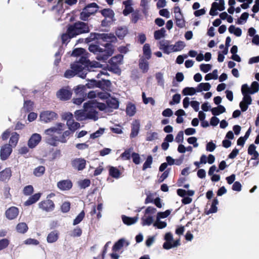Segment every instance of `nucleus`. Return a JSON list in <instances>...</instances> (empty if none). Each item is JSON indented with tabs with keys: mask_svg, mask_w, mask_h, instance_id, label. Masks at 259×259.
<instances>
[{
	"mask_svg": "<svg viewBox=\"0 0 259 259\" xmlns=\"http://www.w3.org/2000/svg\"><path fill=\"white\" fill-rule=\"evenodd\" d=\"M166 30L164 28L156 30L154 33V38L156 40H159L165 36Z\"/></svg>",
	"mask_w": 259,
	"mask_h": 259,
	"instance_id": "36",
	"label": "nucleus"
},
{
	"mask_svg": "<svg viewBox=\"0 0 259 259\" xmlns=\"http://www.w3.org/2000/svg\"><path fill=\"white\" fill-rule=\"evenodd\" d=\"M68 32L75 37L81 34L88 33L90 31L88 23L81 21H77L68 25Z\"/></svg>",
	"mask_w": 259,
	"mask_h": 259,
	"instance_id": "2",
	"label": "nucleus"
},
{
	"mask_svg": "<svg viewBox=\"0 0 259 259\" xmlns=\"http://www.w3.org/2000/svg\"><path fill=\"white\" fill-rule=\"evenodd\" d=\"M45 171V167L44 166H39L33 170V174L36 177L41 176Z\"/></svg>",
	"mask_w": 259,
	"mask_h": 259,
	"instance_id": "49",
	"label": "nucleus"
},
{
	"mask_svg": "<svg viewBox=\"0 0 259 259\" xmlns=\"http://www.w3.org/2000/svg\"><path fill=\"white\" fill-rule=\"evenodd\" d=\"M153 226L158 229H161L165 228L167 224L165 222L161 221L160 220L158 221L156 220V222L153 224Z\"/></svg>",
	"mask_w": 259,
	"mask_h": 259,
	"instance_id": "61",
	"label": "nucleus"
},
{
	"mask_svg": "<svg viewBox=\"0 0 259 259\" xmlns=\"http://www.w3.org/2000/svg\"><path fill=\"white\" fill-rule=\"evenodd\" d=\"M122 220L123 223L128 226L135 224L138 220V215L135 217H129L125 215H122Z\"/></svg>",
	"mask_w": 259,
	"mask_h": 259,
	"instance_id": "21",
	"label": "nucleus"
},
{
	"mask_svg": "<svg viewBox=\"0 0 259 259\" xmlns=\"http://www.w3.org/2000/svg\"><path fill=\"white\" fill-rule=\"evenodd\" d=\"M86 85L79 84L74 89V93L77 96L87 97Z\"/></svg>",
	"mask_w": 259,
	"mask_h": 259,
	"instance_id": "26",
	"label": "nucleus"
},
{
	"mask_svg": "<svg viewBox=\"0 0 259 259\" xmlns=\"http://www.w3.org/2000/svg\"><path fill=\"white\" fill-rule=\"evenodd\" d=\"M181 96L180 94H176L173 95L172 100L169 102L170 105H174L180 103Z\"/></svg>",
	"mask_w": 259,
	"mask_h": 259,
	"instance_id": "59",
	"label": "nucleus"
},
{
	"mask_svg": "<svg viewBox=\"0 0 259 259\" xmlns=\"http://www.w3.org/2000/svg\"><path fill=\"white\" fill-rule=\"evenodd\" d=\"M85 52V50L83 48H75L72 51L71 56L74 57H79L80 56L84 55Z\"/></svg>",
	"mask_w": 259,
	"mask_h": 259,
	"instance_id": "42",
	"label": "nucleus"
},
{
	"mask_svg": "<svg viewBox=\"0 0 259 259\" xmlns=\"http://www.w3.org/2000/svg\"><path fill=\"white\" fill-rule=\"evenodd\" d=\"M211 113L214 116H218L221 114H222L226 112L225 107L222 105H220L218 106L217 107H213L210 109Z\"/></svg>",
	"mask_w": 259,
	"mask_h": 259,
	"instance_id": "30",
	"label": "nucleus"
},
{
	"mask_svg": "<svg viewBox=\"0 0 259 259\" xmlns=\"http://www.w3.org/2000/svg\"><path fill=\"white\" fill-rule=\"evenodd\" d=\"M131 157L133 159V161L135 164H139L141 162V158L138 153L133 152L131 154Z\"/></svg>",
	"mask_w": 259,
	"mask_h": 259,
	"instance_id": "62",
	"label": "nucleus"
},
{
	"mask_svg": "<svg viewBox=\"0 0 259 259\" xmlns=\"http://www.w3.org/2000/svg\"><path fill=\"white\" fill-rule=\"evenodd\" d=\"M109 63L110 64V67L108 68V70L109 71L112 72L114 73L119 74L121 72L120 69L117 64L114 63L113 62H110V61H109Z\"/></svg>",
	"mask_w": 259,
	"mask_h": 259,
	"instance_id": "40",
	"label": "nucleus"
},
{
	"mask_svg": "<svg viewBox=\"0 0 259 259\" xmlns=\"http://www.w3.org/2000/svg\"><path fill=\"white\" fill-rule=\"evenodd\" d=\"M139 66L143 73L147 72L149 70V63L147 60L143 57L140 58L139 61Z\"/></svg>",
	"mask_w": 259,
	"mask_h": 259,
	"instance_id": "23",
	"label": "nucleus"
},
{
	"mask_svg": "<svg viewBox=\"0 0 259 259\" xmlns=\"http://www.w3.org/2000/svg\"><path fill=\"white\" fill-rule=\"evenodd\" d=\"M83 108L93 107L98 108L100 111H105L108 109L107 104L99 103L96 100H90L83 104Z\"/></svg>",
	"mask_w": 259,
	"mask_h": 259,
	"instance_id": "7",
	"label": "nucleus"
},
{
	"mask_svg": "<svg viewBox=\"0 0 259 259\" xmlns=\"http://www.w3.org/2000/svg\"><path fill=\"white\" fill-rule=\"evenodd\" d=\"M136 108L134 104L128 103L126 108V113L129 116H133L136 113Z\"/></svg>",
	"mask_w": 259,
	"mask_h": 259,
	"instance_id": "33",
	"label": "nucleus"
},
{
	"mask_svg": "<svg viewBox=\"0 0 259 259\" xmlns=\"http://www.w3.org/2000/svg\"><path fill=\"white\" fill-rule=\"evenodd\" d=\"M73 37H75V36H72L71 33L68 32V26H67L66 32L65 33H63L61 36L62 42L64 44L66 42H68L71 38Z\"/></svg>",
	"mask_w": 259,
	"mask_h": 259,
	"instance_id": "46",
	"label": "nucleus"
},
{
	"mask_svg": "<svg viewBox=\"0 0 259 259\" xmlns=\"http://www.w3.org/2000/svg\"><path fill=\"white\" fill-rule=\"evenodd\" d=\"M248 153L250 155H252L253 157L250 160L256 159L258 158L259 154L257 151H256V146L253 144H250L248 148Z\"/></svg>",
	"mask_w": 259,
	"mask_h": 259,
	"instance_id": "29",
	"label": "nucleus"
},
{
	"mask_svg": "<svg viewBox=\"0 0 259 259\" xmlns=\"http://www.w3.org/2000/svg\"><path fill=\"white\" fill-rule=\"evenodd\" d=\"M59 238V232L57 230H54L50 232L47 238V242L49 243H52L57 241Z\"/></svg>",
	"mask_w": 259,
	"mask_h": 259,
	"instance_id": "24",
	"label": "nucleus"
},
{
	"mask_svg": "<svg viewBox=\"0 0 259 259\" xmlns=\"http://www.w3.org/2000/svg\"><path fill=\"white\" fill-rule=\"evenodd\" d=\"M212 65L209 64H201L200 65V69L201 71L207 73L211 69Z\"/></svg>",
	"mask_w": 259,
	"mask_h": 259,
	"instance_id": "63",
	"label": "nucleus"
},
{
	"mask_svg": "<svg viewBox=\"0 0 259 259\" xmlns=\"http://www.w3.org/2000/svg\"><path fill=\"white\" fill-rule=\"evenodd\" d=\"M107 108L117 109L119 107V101L115 98H111L106 100Z\"/></svg>",
	"mask_w": 259,
	"mask_h": 259,
	"instance_id": "22",
	"label": "nucleus"
},
{
	"mask_svg": "<svg viewBox=\"0 0 259 259\" xmlns=\"http://www.w3.org/2000/svg\"><path fill=\"white\" fill-rule=\"evenodd\" d=\"M91 181L89 179H84L78 182V185L81 189H85L90 186Z\"/></svg>",
	"mask_w": 259,
	"mask_h": 259,
	"instance_id": "57",
	"label": "nucleus"
},
{
	"mask_svg": "<svg viewBox=\"0 0 259 259\" xmlns=\"http://www.w3.org/2000/svg\"><path fill=\"white\" fill-rule=\"evenodd\" d=\"M140 124L138 120H135L132 123L130 138H134L138 136L140 131Z\"/></svg>",
	"mask_w": 259,
	"mask_h": 259,
	"instance_id": "17",
	"label": "nucleus"
},
{
	"mask_svg": "<svg viewBox=\"0 0 259 259\" xmlns=\"http://www.w3.org/2000/svg\"><path fill=\"white\" fill-rule=\"evenodd\" d=\"M71 164L74 169L81 171L85 167L86 160L82 158H76L71 160Z\"/></svg>",
	"mask_w": 259,
	"mask_h": 259,
	"instance_id": "9",
	"label": "nucleus"
},
{
	"mask_svg": "<svg viewBox=\"0 0 259 259\" xmlns=\"http://www.w3.org/2000/svg\"><path fill=\"white\" fill-rule=\"evenodd\" d=\"M58 117V114L52 111H44L41 112L39 115V119L41 121L45 123H48L56 120Z\"/></svg>",
	"mask_w": 259,
	"mask_h": 259,
	"instance_id": "6",
	"label": "nucleus"
},
{
	"mask_svg": "<svg viewBox=\"0 0 259 259\" xmlns=\"http://www.w3.org/2000/svg\"><path fill=\"white\" fill-rule=\"evenodd\" d=\"M125 241L124 238H121L116 242L112 247V250L117 251L120 250L124 245Z\"/></svg>",
	"mask_w": 259,
	"mask_h": 259,
	"instance_id": "38",
	"label": "nucleus"
},
{
	"mask_svg": "<svg viewBox=\"0 0 259 259\" xmlns=\"http://www.w3.org/2000/svg\"><path fill=\"white\" fill-rule=\"evenodd\" d=\"M33 102L30 100L25 101L23 108L26 112H30L33 110Z\"/></svg>",
	"mask_w": 259,
	"mask_h": 259,
	"instance_id": "43",
	"label": "nucleus"
},
{
	"mask_svg": "<svg viewBox=\"0 0 259 259\" xmlns=\"http://www.w3.org/2000/svg\"><path fill=\"white\" fill-rule=\"evenodd\" d=\"M143 54L145 56V59L149 60L151 57V50L150 46L149 44H145L143 47Z\"/></svg>",
	"mask_w": 259,
	"mask_h": 259,
	"instance_id": "34",
	"label": "nucleus"
},
{
	"mask_svg": "<svg viewBox=\"0 0 259 259\" xmlns=\"http://www.w3.org/2000/svg\"><path fill=\"white\" fill-rule=\"evenodd\" d=\"M41 196V193H37L31 196L27 201L24 202L25 206H29L33 203L36 202L40 198Z\"/></svg>",
	"mask_w": 259,
	"mask_h": 259,
	"instance_id": "25",
	"label": "nucleus"
},
{
	"mask_svg": "<svg viewBox=\"0 0 259 259\" xmlns=\"http://www.w3.org/2000/svg\"><path fill=\"white\" fill-rule=\"evenodd\" d=\"M19 134L16 133H14L12 134L9 141V144L11 145V147L12 146H15L17 145L19 140Z\"/></svg>",
	"mask_w": 259,
	"mask_h": 259,
	"instance_id": "47",
	"label": "nucleus"
},
{
	"mask_svg": "<svg viewBox=\"0 0 259 259\" xmlns=\"http://www.w3.org/2000/svg\"><path fill=\"white\" fill-rule=\"evenodd\" d=\"M140 19L139 10H136L132 14L131 21L134 23H136Z\"/></svg>",
	"mask_w": 259,
	"mask_h": 259,
	"instance_id": "58",
	"label": "nucleus"
},
{
	"mask_svg": "<svg viewBox=\"0 0 259 259\" xmlns=\"http://www.w3.org/2000/svg\"><path fill=\"white\" fill-rule=\"evenodd\" d=\"M19 209L17 207L12 206L8 209L5 212L6 217L9 220H13L18 215Z\"/></svg>",
	"mask_w": 259,
	"mask_h": 259,
	"instance_id": "16",
	"label": "nucleus"
},
{
	"mask_svg": "<svg viewBox=\"0 0 259 259\" xmlns=\"http://www.w3.org/2000/svg\"><path fill=\"white\" fill-rule=\"evenodd\" d=\"M28 226L25 223H20L16 226V230L18 232L24 234L28 230Z\"/></svg>",
	"mask_w": 259,
	"mask_h": 259,
	"instance_id": "39",
	"label": "nucleus"
},
{
	"mask_svg": "<svg viewBox=\"0 0 259 259\" xmlns=\"http://www.w3.org/2000/svg\"><path fill=\"white\" fill-rule=\"evenodd\" d=\"M131 149H127L123 152L120 157L124 160H130L131 157Z\"/></svg>",
	"mask_w": 259,
	"mask_h": 259,
	"instance_id": "64",
	"label": "nucleus"
},
{
	"mask_svg": "<svg viewBox=\"0 0 259 259\" xmlns=\"http://www.w3.org/2000/svg\"><path fill=\"white\" fill-rule=\"evenodd\" d=\"M100 12L105 18H108L111 20H113L115 14L112 10L109 8L104 9L101 10Z\"/></svg>",
	"mask_w": 259,
	"mask_h": 259,
	"instance_id": "27",
	"label": "nucleus"
},
{
	"mask_svg": "<svg viewBox=\"0 0 259 259\" xmlns=\"http://www.w3.org/2000/svg\"><path fill=\"white\" fill-rule=\"evenodd\" d=\"M41 137L40 135L35 133L31 135L28 141V146L29 148H34L41 141Z\"/></svg>",
	"mask_w": 259,
	"mask_h": 259,
	"instance_id": "13",
	"label": "nucleus"
},
{
	"mask_svg": "<svg viewBox=\"0 0 259 259\" xmlns=\"http://www.w3.org/2000/svg\"><path fill=\"white\" fill-rule=\"evenodd\" d=\"M173 45H170V41L167 40H162L159 41V49L164 54H169L171 52H175Z\"/></svg>",
	"mask_w": 259,
	"mask_h": 259,
	"instance_id": "8",
	"label": "nucleus"
},
{
	"mask_svg": "<svg viewBox=\"0 0 259 259\" xmlns=\"http://www.w3.org/2000/svg\"><path fill=\"white\" fill-rule=\"evenodd\" d=\"M123 59V56L121 54H118L112 57L109 60L110 61V62H113L116 64H121Z\"/></svg>",
	"mask_w": 259,
	"mask_h": 259,
	"instance_id": "51",
	"label": "nucleus"
},
{
	"mask_svg": "<svg viewBox=\"0 0 259 259\" xmlns=\"http://www.w3.org/2000/svg\"><path fill=\"white\" fill-rule=\"evenodd\" d=\"M33 187L31 185H28L25 186L23 189V194L25 195L28 196L32 194L33 192Z\"/></svg>",
	"mask_w": 259,
	"mask_h": 259,
	"instance_id": "60",
	"label": "nucleus"
},
{
	"mask_svg": "<svg viewBox=\"0 0 259 259\" xmlns=\"http://www.w3.org/2000/svg\"><path fill=\"white\" fill-rule=\"evenodd\" d=\"M102 40L107 42L102 45L104 47L101 48L97 45L91 44L89 46V50L96 55V59L103 62L106 61L114 53V46L112 42L115 43L117 41V37L113 33H99L91 32L90 36L85 38V42L89 44L94 40Z\"/></svg>",
	"mask_w": 259,
	"mask_h": 259,
	"instance_id": "1",
	"label": "nucleus"
},
{
	"mask_svg": "<svg viewBox=\"0 0 259 259\" xmlns=\"http://www.w3.org/2000/svg\"><path fill=\"white\" fill-rule=\"evenodd\" d=\"M104 131H105L104 128L100 127L96 132H95V133H92L90 135V138L93 139L97 138L100 137L102 135H103Z\"/></svg>",
	"mask_w": 259,
	"mask_h": 259,
	"instance_id": "55",
	"label": "nucleus"
},
{
	"mask_svg": "<svg viewBox=\"0 0 259 259\" xmlns=\"http://www.w3.org/2000/svg\"><path fill=\"white\" fill-rule=\"evenodd\" d=\"M244 89L248 91L249 93L254 94L259 90V83L257 81H253L250 87L247 85V87H245Z\"/></svg>",
	"mask_w": 259,
	"mask_h": 259,
	"instance_id": "28",
	"label": "nucleus"
},
{
	"mask_svg": "<svg viewBox=\"0 0 259 259\" xmlns=\"http://www.w3.org/2000/svg\"><path fill=\"white\" fill-rule=\"evenodd\" d=\"M75 117L77 121L85 120V111L82 110H76L74 112Z\"/></svg>",
	"mask_w": 259,
	"mask_h": 259,
	"instance_id": "35",
	"label": "nucleus"
},
{
	"mask_svg": "<svg viewBox=\"0 0 259 259\" xmlns=\"http://www.w3.org/2000/svg\"><path fill=\"white\" fill-rule=\"evenodd\" d=\"M249 17V14L247 12L243 13L240 17L237 19V23L239 25L242 24L243 22H245Z\"/></svg>",
	"mask_w": 259,
	"mask_h": 259,
	"instance_id": "53",
	"label": "nucleus"
},
{
	"mask_svg": "<svg viewBox=\"0 0 259 259\" xmlns=\"http://www.w3.org/2000/svg\"><path fill=\"white\" fill-rule=\"evenodd\" d=\"M71 69H67L64 74L66 78H71L77 75L81 78H85L87 73L83 71V68L77 63H72L70 65Z\"/></svg>",
	"mask_w": 259,
	"mask_h": 259,
	"instance_id": "3",
	"label": "nucleus"
},
{
	"mask_svg": "<svg viewBox=\"0 0 259 259\" xmlns=\"http://www.w3.org/2000/svg\"><path fill=\"white\" fill-rule=\"evenodd\" d=\"M155 77L159 85L164 87V80L163 78V74L161 72H158L155 74Z\"/></svg>",
	"mask_w": 259,
	"mask_h": 259,
	"instance_id": "45",
	"label": "nucleus"
},
{
	"mask_svg": "<svg viewBox=\"0 0 259 259\" xmlns=\"http://www.w3.org/2000/svg\"><path fill=\"white\" fill-rule=\"evenodd\" d=\"M12 152V148L10 144H5L3 146L0 151V157L2 160H5L8 158Z\"/></svg>",
	"mask_w": 259,
	"mask_h": 259,
	"instance_id": "12",
	"label": "nucleus"
},
{
	"mask_svg": "<svg viewBox=\"0 0 259 259\" xmlns=\"http://www.w3.org/2000/svg\"><path fill=\"white\" fill-rule=\"evenodd\" d=\"M73 63H77L78 65L81 66L83 68V71L87 73L89 67L92 68H97L99 67V63L95 62L92 63L90 61L87 57L84 55L80 56V58L77 61L74 62Z\"/></svg>",
	"mask_w": 259,
	"mask_h": 259,
	"instance_id": "5",
	"label": "nucleus"
},
{
	"mask_svg": "<svg viewBox=\"0 0 259 259\" xmlns=\"http://www.w3.org/2000/svg\"><path fill=\"white\" fill-rule=\"evenodd\" d=\"M38 206L39 208L47 212L52 211L55 208L53 201L50 199L41 201L39 203Z\"/></svg>",
	"mask_w": 259,
	"mask_h": 259,
	"instance_id": "10",
	"label": "nucleus"
},
{
	"mask_svg": "<svg viewBox=\"0 0 259 259\" xmlns=\"http://www.w3.org/2000/svg\"><path fill=\"white\" fill-rule=\"evenodd\" d=\"M116 36L119 39H123L125 35L128 33V29L125 26H120L116 28L115 30Z\"/></svg>",
	"mask_w": 259,
	"mask_h": 259,
	"instance_id": "19",
	"label": "nucleus"
},
{
	"mask_svg": "<svg viewBox=\"0 0 259 259\" xmlns=\"http://www.w3.org/2000/svg\"><path fill=\"white\" fill-rule=\"evenodd\" d=\"M153 161V158L152 156L150 155H148L147 157V159L145 161V162L144 163L142 169L143 170H145L148 168H150L151 165Z\"/></svg>",
	"mask_w": 259,
	"mask_h": 259,
	"instance_id": "44",
	"label": "nucleus"
},
{
	"mask_svg": "<svg viewBox=\"0 0 259 259\" xmlns=\"http://www.w3.org/2000/svg\"><path fill=\"white\" fill-rule=\"evenodd\" d=\"M12 176V171L10 168H6L0 172V181L3 182L8 181Z\"/></svg>",
	"mask_w": 259,
	"mask_h": 259,
	"instance_id": "20",
	"label": "nucleus"
},
{
	"mask_svg": "<svg viewBox=\"0 0 259 259\" xmlns=\"http://www.w3.org/2000/svg\"><path fill=\"white\" fill-rule=\"evenodd\" d=\"M171 213V210L167 209L163 212H158L157 214L156 220L159 221L161 219L167 218Z\"/></svg>",
	"mask_w": 259,
	"mask_h": 259,
	"instance_id": "50",
	"label": "nucleus"
},
{
	"mask_svg": "<svg viewBox=\"0 0 259 259\" xmlns=\"http://www.w3.org/2000/svg\"><path fill=\"white\" fill-rule=\"evenodd\" d=\"M211 88V85L209 82H202L199 83L197 87V92H201L202 91H208Z\"/></svg>",
	"mask_w": 259,
	"mask_h": 259,
	"instance_id": "37",
	"label": "nucleus"
},
{
	"mask_svg": "<svg viewBox=\"0 0 259 259\" xmlns=\"http://www.w3.org/2000/svg\"><path fill=\"white\" fill-rule=\"evenodd\" d=\"M197 92V89L193 87H185L182 91V94L184 96H192Z\"/></svg>",
	"mask_w": 259,
	"mask_h": 259,
	"instance_id": "32",
	"label": "nucleus"
},
{
	"mask_svg": "<svg viewBox=\"0 0 259 259\" xmlns=\"http://www.w3.org/2000/svg\"><path fill=\"white\" fill-rule=\"evenodd\" d=\"M85 111V120L92 119L94 121H97L98 119V112L93 107L84 108Z\"/></svg>",
	"mask_w": 259,
	"mask_h": 259,
	"instance_id": "14",
	"label": "nucleus"
},
{
	"mask_svg": "<svg viewBox=\"0 0 259 259\" xmlns=\"http://www.w3.org/2000/svg\"><path fill=\"white\" fill-rule=\"evenodd\" d=\"M98 8H99V6L95 3L87 5L80 12L79 19L83 22L88 21L91 15L95 14L97 12Z\"/></svg>",
	"mask_w": 259,
	"mask_h": 259,
	"instance_id": "4",
	"label": "nucleus"
},
{
	"mask_svg": "<svg viewBox=\"0 0 259 259\" xmlns=\"http://www.w3.org/2000/svg\"><path fill=\"white\" fill-rule=\"evenodd\" d=\"M84 216L85 212L83 210H82L74 220L73 225L75 226L79 224L82 221Z\"/></svg>",
	"mask_w": 259,
	"mask_h": 259,
	"instance_id": "48",
	"label": "nucleus"
},
{
	"mask_svg": "<svg viewBox=\"0 0 259 259\" xmlns=\"http://www.w3.org/2000/svg\"><path fill=\"white\" fill-rule=\"evenodd\" d=\"M245 87H247V84H244L241 87V92L243 96V100L241 102L248 105H250L252 103V98L250 96V93L246 90L244 89Z\"/></svg>",
	"mask_w": 259,
	"mask_h": 259,
	"instance_id": "15",
	"label": "nucleus"
},
{
	"mask_svg": "<svg viewBox=\"0 0 259 259\" xmlns=\"http://www.w3.org/2000/svg\"><path fill=\"white\" fill-rule=\"evenodd\" d=\"M173 46L174 47V49L176 52L182 50L185 47V44L184 41L179 40L176 42V44Z\"/></svg>",
	"mask_w": 259,
	"mask_h": 259,
	"instance_id": "52",
	"label": "nucleus"
},
{
	"mask_svg": "<svg viewBox=\"0 0 259 259\" xmlns=\"http://www.w3.org/2000/svg\"><path fill=\"white\" fill-rule=\"evenodd\" d=\"M58 188L62 191L69 190L72 187V183L69 180H62L57 183Z\"/></svg>",
	"mask_w": 259,
	"mask_h": 259,
	"instance_id": "18",
	"label": "nucleus"
},
{
	"mask_svg": "<svg viewBox=\"0 0 259 259\" xmlns=\"http://www.w3.org/2000/svg\"><path fill=\"white\" fill-rule=\"evenodd\" d=\"M46 142L53 146H57L56 142L53 137V135H47L45 139Z\"/></svg>",
	"mask_w": 259,
	"mask_h": 259,
	"instance_id": "56",
	"label": "nucleus"
},
{
	"mask_svg": "<svg viewBox=\"0 0 259 259\" xmlns=\"http://www.w3.org/2000/svg\"><path fill=\"white\" fill-rule=\"evenodd\" d=\"M72 92L67 89L62 88L56 93L57 97L62 101H67L70 99Z\"/></svg>",
	"mask_w": 259,
	"mask_h": 259,
	"instance_id": "11",
	"label": "nucleus"
},
{
	"mask_svg": "<svg viewBox=\"0 0 259 259\" xmlns=\"http://www.w3.org/2000/svg\"><path fill=\"white\" fill-rule=\"evenodd\" d=\"M109 175L113 178L118 179L120 177L121 172L116 167L110 166L109 170Z\"/></svg>",
	"mask_w": 259,
	"mask_h": 259,
	"instance_id": "31",
	"label": "nucleus"
},
{
	"mask_svg": "<svg viewBox=\"0 0 259 259\" xmlns=\"http://www.w3.org/2000/svg\"><path fill=\"white\" fill-rule=\"evenodd\" d=\"M218 78V70L214 69L212 73H209L205 75L204 79L205 80L208 81L210 79H217Z\"/></svg>",
	"mask_w": 259,
	"mask_h": 259,
	"instance_id": "41",
	"label": "nucleus"
},
{
	"mask_svg": "<svg viewBox=\"0 0 259 259\" xmlns=\"http://www.w3.org/2000/svg\"><path fill=\"white\" fill-rule=\"evenodd\" d=\"M142 224L143 226H150L153 222V218L152 216L149 215L147 218H145L143 217L142 218Z\"/></svg>",
	"mask_w": 259,
	"mask_h": 259,
	"instance_id": "54",
	"label": "nucleus"
}]
</instances>
